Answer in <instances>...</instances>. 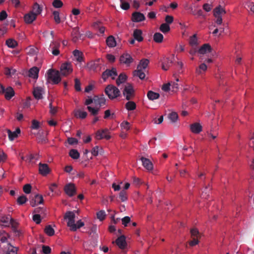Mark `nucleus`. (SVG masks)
Listing matches in <instances>:
<instances>
[{"label": "nucleus", "mask_w": 254, "mask_h": 254, "mask_svg": "<svg viewBox=\"0 0 254 254\" xmlns=\"http://www.w3.org/2000/svg\"><path fill=\"white\" fill-rule=\"evenodd\" d=\"M105 93L110 99H114L120 95V91L113 85H108L105 88Z\"/></svg>", "instance_id": "obj_1"}, {"label": "nucleus", "mask_w": 254, "mask_h": 254, "mask_svg": "<svg viewBox=\"0 0 254 254\" xmlns=\"http://www.w3.org/2000/svg\"><path fill=\"white\" fill-rule=\"evenodd\" d=\"M75 215L73 211H67L64 216L65 219H68L67 225L70 228V230L72 231H76L75 224Z\"/></svg>", "instance_id": "obj_2"}, {"label": "nucleus", "mask_w": 254, "mask_h": 254, "mask_svg": "<svg viewBox=\"0 0 254 254\" xmlns=\"http://www.w3.org/2000/svg\"><path fill=\"white\" fill-rule=\"evenodd\" d=\"M48 77L50 79L53 84H58L61 80L60 76V72L58 70L54 69H49L48 71Z\"/></svg>", "instance_id": "obj_3"}, {"label": "nucleus", "mask_w": 254, "mask_h": 254, "mask_svg": "<svg viewBox=\"0 0 254 254\" xmlns=\"http://www.w3.org/2000/svg\"><path fill=\"white\" fill-rule=\"evenodd\" d=\"M123 94L127 100H130L134 96V90L132 85L130 83H127L123 91Z\"/></svg>", "instance_id": "obj_4"}, {"label": "nucleus", "mask_w": 254, "mask_h": 254, "mask_svg": "<svg viewBox=\"0 0 254 254\" xmlns=\"http://www.w3.org/2000/svg\"><path fill=\"white\" fill-rule=\"evenodd\" d=\"M190 234L191 240L189 242V245L192 247L198 244L199 233L197 229L193 228L190 230Z\"/></svg>", "instance_id": "obj_5"}, {"label": "nucleus", "mask_w": 254, "mask_h": 254, "mask_svg": "<svg viewBox=\"0 0 254 254\" xmlns=\"http://www.w3.org/2000/svg\"><path fill=\"white\" fill-rule=\"evenodd\" d=\"M120 62L121 64H126L129 66L131 63L133 62V59L129 54L126 53L120 56Z\"/></svg>", "instance_id": "obj_6"}, {"label": "nucleus", "mask_w": 254, "mask_h": 254, "mask_svg": "<svg viewBox=\"0 0 254 254\" xmlns=\"http://www.w3.org/2000/svg\"><path fill=\"white\" fill-rule=\"evenodd\" d=\"M60 70L62 75L66 76L72 72V65L68 63L63 64L61 66Z\"/></svg>", "instance_id": "obj_7"}, {"label": "nucleus", "mask_w": 254, "mask_h": 254, "mask_svg": "<svg viewBox=\"0 0 254 254\" xmlns=\"http://www.w3.org/2000/svg\"><path fill=\"white\" fill-rule=\"evenodd\" d=\"M60 43L57 41H52L50 45L49 50L54 56H58L60 54L59 48Z\"/></svg>", "instance_id": "obj_8"}, {"label": "nucleus", "mask_w": 254, "mask_h": 254, "mask_svg": "<svg viewBox=\"0 0 254 254\" xmlns=\"http://www.w3.org/2000/svg\"><path fill=\"white\" fill-rule=\"evenodd\" d=\"M96 138L97 139L105 138L108 140L111 138V136L109 135V131L108 129H104L102 130H99L97 131Z\"/></svg>", "instance_id": "obj_9"}, {"label": "nucleus", "mask_w": 254, "mask_h": 254, "mask_svg": "<svg viewBox=\"0 0 254 254\" xmlns=\"http://www.w3.org/2000/svg\"><path fill=\"white\" fill-rule=\"evenodd\" d=\"M117 75V72L116 68H113L111 70L106 69L102 73V78L104 81L109 76L112 77V79H115V77Z\"/></svg>", "instance_id": "obj_10"}, {"label": "nucleus", "mask_w": 254, "mask_h": 254, "mask_svg": "<svg viewBox=\"0 0 254 254\" xmlns=\"http://www.w3.org/2000/svg\"><path fill=\"white\" fill-rule=\"evenodd\" d=\"M64 190L66 194L72 196L75 194L76 189L74 184L70 183L65 186Z\"/></svg>", "instance_id": "obj_11"}, {"label": "nucleus", "mask_w": 254, "mask_h": 254, "mask_svg": "<svg viewBox=\"0 0 254 254\" xmlns=\"http://www.w3.org/2000/svg\"><path fill=\"white\" fill-rule=\"evenodd\" d=\"M43 201L44 199L42 195L35 194L34 197L31 199L30 204L32 207H34L37 204H42Z\"/></svg>", "instance_id": "obj_12"}, {"label": "nucleus", "mask_w": 254, "mask_h": 254, "mask_svg": "<svg viewBox=\"0 0 254 254\" xmlns=\"http://www.w3.org/2000/svg\"><path fill=\"white\" fill-rule=\"evenodd\" d=\"M145 19V16L140 12H134L132 14V20L134 22H141Z\"/></svg>", "instance_id": "obj_13"}, {"label": "nucleus", "mask_w": 254, "mask_h": 254, "mask_svg": "<svg viewBox=\"0 0 254 254\" xmlns=\"http://www.w3.org/2000/svg\"><path fill=\"white\" fill-rule=\"evenodd\" d=\"M39 171L42 175L46 176L50 173V170L47 164L40 163L39 164Z\"/></svg>", "instance_id": "obj_14"}, {"label": "nucleus", "mask_w": 254, "mask_h": 254, "mask_svg": "<svg viewBox=\"0 0 254 254\" xmlns=\"http://www.w3.org/2000/svg\"><path fill=\"white\" fill-rule=\"evenodd\" d=\"M140 160L141 161L143 166L148 171H151L153 169V164L149 159L144 157H141Z\"/></svg>", "instance_id": "obj_15"}, {"label": "nucleus", "mask_w": 254, "mask_h": 254, "mask_svg": "<svg viewBox=\"0 0 254 254\" xmlns=\"http://www.w3.org/2000/svg\"><path fill=\"white\" fill-rule=\"evenodd\" d=\"M43 93L44 90L42 87H37L34 88L33 94L36 99L39 100L42 99Z\"/></svg>", "instance_id": "obj_16"}, {"label": "nucleus", "mask_w": 254, "mask_h": 254, "mask_svg": "<svg viewBox=\"0 0 254 254\" xmlns=\"http://www.w3.org/2000/svg\"><path fill=\"white\" fill-rule=\"evenodd\" d=\"M116 243L121 249H125L127 246L125 236L122 235L118 237L116 240Z\"/></svg>", "instance_id": "obj_17"}, {"label": "nucleus", "mask_w": 254, "mask_h": 254, "mask_svg": "<svg viewBox=\"0 0 254 254\" xmlns=\"http://www.w3.org/2000/svg\"><path fill=\"white\" fill-rule=\"evenodd\" d=\"M2 94H4L5 98L6 100H10L14 96L15 92L13 89L11 87L9 86L5 88L4 92Z\"/></svg>", "instance_id": "obj_18"}, {"label": "nucleus", "mask_w": 254, "mask_h": 254, "mask_svg": "<svg viewBox=\"0 0 254 254\" xmlns=\"http://www.w3.org/2000/svg\"><path fill=\"white\" fill-rule=\"evenodd\" d=\"M36 15L34 14V12L31 11L29 13L26 14L24 15V21L26 23L30 24L36 19Z\"/></svg>", "instance_id": "obj_19"}, {"label": "nucleus", "mask_w": 254, "mask_h": 254, "mask_svg": "<svg viewBox=\"0 0 254 254\" xmlns=\"http://www.w3.org/2000/svg\"><path fill=\"white\" fill-rule=\"evenodd\" d=\"M191 131L195 134H198L202 131V126L199 123H195L190 126Z\"/></svg>", "instance_id": "obj_20"}, {"label": "nucleus", "mask_w": 254, "mask_h": 254, "mask_svg": "<svg viewBox=\"0 0 254 254\" xmlns=\"http://www.w3.org/2000/svg\"><path fill=\"white\" fill-rule=\"evenodd\" d=\"M39 71V68L37 67L34 66L29 69L28 76L34 79H37L38 77Z\"/></svg>", "instance_id": "obj_21"}, {"label": "nucleus", "mask_w": 254, "mask_h": 254, "mask_svg": "<svg viewBox=\"0 0 254 254\" xmlns=\"http://www.w3.org/2000/svg\"><path fill=\"white\" fill-rule=\"evenodd\" d=\"M142 32L140 29H135L133 31V36L134 39L140 42L143 41V38L142 36Z\"/></svg>", "instance_id": "obj_22"}, {"label": "nucleus", "mask_w": 254, "mask_h": 254, "mask_svg": "<svg viewBox=\"0 0 254 254\" xmlns=\"http://www.w3.org/2000/svg\"><path fill=\"white\" fill-rule=\"evenodd\" d=\"M211 51V48L209 44H203L198 50V53L200 54H204L207 52H210Z\"/></svg>", "instance_id": "obj_23"}, {"label": "nucleus", "mask_w": 254, "mask_h": 254, "mask_svg": "<svg viewBox=\"0 0 254 254\" xmlns=\"http://www.w3.org/2000/svg\"><path fill=\"white\" fill-rule=\"evenodd\" d=\"M149 61L147 59H142L137 66V68L143 70L145 69L148 66Z\"/></svg>", "instance_id": "obj_24"}, {"label": "nucleus", "mask_w": 254, "mask_h": 254, "mask_svg": "<svg viewBox=\"0 0 254 254\" xmlns=\"http://www.w3.org/2000/svg\"><path fill=\"white\" fill-rule=\"evenodd\" d=\"M94 102L95 104L98 105L100 107H101L106 104V99L103 95L100 97L95 96L94 98Z\"/></svg>", "instance_id": "obj_25"}, {"label": "nucleus", "mask_w": 254, "mask_h": 254, "mask_svg": "<svg viewBox=\"0 0 254 254\" xmlns=\"http://www.w3.org/2000/svg\"><path fill=\"white\" fill-rule=\"evenodd\" d=\"M73 54L77 61L81 62L83 60V53L78 50H75L73 52Z\"/></svg>", "instance_id": "obj_26"}, {"label": "nucleus", "mask_w": 254, "mask_h": 254, "mask_svg": "<svg viewBox=\"0 0 254 254\" xmlns=\"http://www.w3.org/2000/svg\"><path fill=\"white\" fill-rule=\"evenodd\" d=\"M133 76L138 77L141 80H143L145 77V74L143 70L137 68L133 72Z\"/></svg>", "instance_id": "obj_27"}, {"label": "nucleus", "mask_w": 254, "mask_h": 254, "mask_svg": "<svg viewBox=\"0 0 254 254\" xmlns=\"http://www.w3.org/2000/svg\"><path fill=\"white\" fill-rule=\"evenodd\" d=\"M87 116V113L86 112L82 111L80 110H77L74 112V116L77 118L81 119H85Z\"/></svg>", "instance_id": "obj_28"}, {"label": "nucleus", "mask_w": 254, "mask_h": 254, "mask_svg": "<svg viewBox=\"0 0 254 254\" xmlns=\"http://www.w3.org/2000/svg\"><path fill=\"white\" fill-rule=\"evenodd\" d=\"M106 43L109 47L113 48L116 46V41L113 36H110L107 38Z\"/></svg>", "instance_id": "obj_29"}, {"label": "nucleus", "mask_w": 254, "mask_h": 254, "mask_svg": "<svg viewBox=\"0 0 254 254\" xmlns=\"http://www.w3.org/2000/svg\"><path fill=\"white\" fill-rule=\"evenodd\" d=\"M147 97L150 100H154L159 98L160 95L158 93L154 92L152 91H149L147 94Z\"/></svg>", "instance_id": "obj_30"}, {"label": "nucleus", "mask_w": 254, "mask_h": 254, "mask_svg": "<svg viewBox=\"0 0 254 254\" xmlns=\"http://www.w3.org/2000/svg\"><path fill=\"white\" fill-rule=\"evenodd\" d=\"M17 248L8 244L6 254H17Z\"/></svg>", "instance_id": "obj_31"}, {"label": "nucleus", "mask_w": 254, "mask_h": 254, "mask_svg": "<svg viewBox=\"0 0 254 254\" xmlns=\"http://www.w3.org/2000/svg\"><path fill=\"white\" fill-rule=\"evenodd\" d=\"M42 10V7L38 4L37 2L35 3L33 6V9L31 12H34V14L37 16V15L41 13Z\"/></svg>", "instance_id": "obj_32"}, {"label": "nucleus", "mask_w": 254, "mask_h": 254, "mask_svg": "<svg viewBox=\"0 0 254 254\" xmlns=\"http://www.w3.org/2000/svg\"><path fill=\"white\" fill-rule=\"evenodd\" d=\"M127 78V75L124 73H121L116 80L117 84L119 86L121 84L124 83Z\"/></svg>", "instance_id": "obj_33"}, {"label": "nucleus", "mask_w": 254, "mask_h": 254, "mask_svg": "<svg viewBox=\"0 0 254 254\" xmlns=\"http://www.w3.org/2000/svg\"><path fill=\"white\" fill-rule=\"evenodd\" d=\"M125 107L128 111H132L136 109V105L134 102L129 100V101L126 104Z\"/></svg>", "instance_id": "obj_34"}, {"label": "nucleus", "mask_w": 254, "mask_h": 254, "mask_svg": "<svg viewBox=\"0 0 254 254\" xmlns=\"http://www.w3.org/2000/svg\"><path fill=\"white\" fill-rule=\"evenodd\" d=\"M98 62H91L87 64L88 68L91 70L96 71L99 66Z\"/></svg>", "instance_id": "obj_35"}, {"label": "nucleus", "mask_w": 254, "mask_h": 254, "mask_svg": "<svg viewBox=\"0 0 254 254\" xmlns=\"http://www.w3.org/2000/svg\"><path fill=\"white\" fill-rule=\"evenodd\" d=\"M190 13L194 15H197L198 16H202L203 17H205V15L203 14V12L201 9L196 10V9H194L192 7H190Z\"/></svg>", "instance_id": "obj_36"}, {"label": "nucleus", "mask_w": 254, "mask_h": 254, "mask_svg": "<svg viewBox=\"0 0 254 254\" xmlns=\"http://www.w3.org/2000/svg\"><path fill=\"white\" fill-rule=\"evenodd\" d=\"M163 39V35L160 33H155L153 36V40L156 43H161Z\"/></svg>", "instance_id": "obj_37"}, {"label": "nucleus", "mask_w": 254, "mask_h": 254, "mask_svg": "<svg viewBox=\"0 0 254 254\" xmlns=\"http://www.w3.org/2000/svg\"><path fill=\"white\" fill-rule=\"evenodd\" d=\"M69 155L73 159H77L80 156L79 153L78 151L74 149H72L70 150Z\"/></svg>", "instance_id": "obj_38"}, {"label": "nucleus", "mask_w": 254, "mask_h": 254, "mask_svg": "<svg viewBox=\"0 0 254 254\" xmlns=\"http://www.w3.org/2000/svg\"><path fill=\"white\" fill-rule=\"evenodd\" d=\"M87 110L90 113L91 115L94 116H96L99 113L100 110V107L99 108H93L91 106H88L87 107Z\"/></svg>", "instance_id": "obj_39"}, {"label": "nucleus", "mask_w": 254, "mask_h": 254, "mask_svg": "<svg viewBox=\"0 0 254 254\" xmlns=\"http://www.w3.org/2000/svg\"><path fill=\"white\" fill-rule=\"evenodd\" d=\"M45 232L49 236H52L55 234L54 229L50 225L45 227Z\"/></svg>", "instance_id": "obj_40"}, {"label": "nucleus", "mask_w": 254, "mask_h": 254, "mask_svg": "<svg viewBox=\"0 0 254 254\" xmlns=\"http://www.w3.org/2000/svg\"><path fill=\"white\" fill-rule=\"evenodd\" d=\"M6 44L8 47L14 48L17 45V43L13 39H9L6 41Z\"/></svg>", "instance_id": "obj_41"}, {"label": "nucleus", "mask_w": 254, "mask_h": 254, "mask_svg": "<svg viewBox=\"0 0 254 254\" xmlns=\"http://www.w3.org/2000/svg\"><path fill=\"white\" fill-rule=\"evenodd\" d=\"M168 118L172 123H175L178 120V115L176 112H173L168 115Z\"/></svg>", "instance_id": "obj_42"}, {"label": "nucleus", "mask_w": 254, "mask_h": 254, "mask_svg": "<svg viewBox=\"0 0 254 254\" xmlns=\"http://www.w3.org/2000/svg\"><path fill=\"white\" fill-rule=\"evenodd\" d=\"M160 30L164 33L169 32L170 30L169 25L167 23H163L160 25Z\"/></svg>", "instance_id": "obj_43"}, {"label": "nucleus", "mask_w": 254, "mask_h": 254, "mask_svg": "<svg viewBox=\"0 0 254 254\" xmlns=\"http://www.w3.org/2000/svg\"><path fill=\"white\" fill-rule=\"evenodd\" d=\"M189 43L192 46H196L197 45V39L196 34H194L191 37H190Z\"/></svg>", "instance_id": "obj_44"}, {"label": "nucleus", "mask_w": 254, "mask_h": 254, "mask_svg": "<svg viewBox=\"0 0 254 254\" xmlns=\"http://www.w3.org/2000/svg\"><path fill=\"white\" fill-rule=\"evenodd\" d=\"M211 188L209 186L206 187L202 192L201 196L203 198H207V196L209 195V192Z\"/></svg>", "instance_id": "obj_45"}, {"label": "nucleus", "mask_w": 254, "mask_h": 254, "mask_svg": "<svg viewBox=\"0 0 254 254\" xmlns=\"http://www.w3.org/2000/svg\"><path fill=\"white\" fill-rule=\"evenodd\" d=\"M27 201V198L24 195H22L18 197L17 202L19 205L24 204Z\"/></svg>", "instance_id": "obj_46"}, {"label": "nucleus", "mask_w": 254, "mask_h": 254, "mask_svg": "<svg viewBox=\"0 0 254 254\" xmlns=\"http://www.w3.org/2000/svg\"><path fill=\"white\" fill-rule=\"evenodd\" d=\"M119 197L123 202L127 200V194L125 190H122V191H121L119 194Z\"/></svg>", "instance_id": "obj_47"}, {"label": "nucleus", "mask_w": 254, "mask_h": 254, "mask_svg": "<svg viewBox=\"0 0 254 254\" xmlns=\"http://www.w3.org/2000/svg\"><path fill=\"white\" fill-rule=\"evenodd\" d=\"M106 216L105 212L104 210H100L97 213V217L101 221L105 219Z\"/></svg>", "instance_id": "obj_48"}, {"label": "nucleus", "mask_w": 254, "mask_h": 254, "mask_svg": "<svg viewBox=\"0 0 254 254\" xmlns=\"http://www.w3.org/2000/svg\"><path fill=\"white\" fill-rule=\"evenodd\" d=\"M54 18L56 23L59 24L61 22V19L60 17V14L58 11H54L53 13Z\"/></svg>", "instance_id": "obj_49"}, {"label": "nucleus", "mask_w": 254, "mask_h": 254, "mask_svg": "<svg viewBox=\"0 0 254 254\" xmlns=\"http://www.w3.org/2000/svg\"><path fill=\"white\" fill-rule=\"evenodd\" d=\"M7 132L8 138L10 140H14L15 138H16L18 136V135H17V134L14 131L12 132L10 130H8Z\"/></svg>", "instance_id": "obj_50"}, {"label": "nucleus", "mask_w": 254, "mask_h": 254, "mask_svg": "<svg viewBox=\"0 0 254 254\" xmlns=\"http://www.w3.org/2000/svg\"><path fill=\"white\" fill-rule=\"evenodd\" d=\"M222 7L220 5L216 7L213 10V15L214 17H217L218 15H220L221 14V10Z\"/></svg>", "instance_id": "obj_51"}, {"label": "nucleus", "mask_w": 254, "mask_h": 254, "mask_svg": "<svg viewBox=\"0 0 254 254\" xmlns=\"http://www.w3.org/2000/svg\"><path fill=\"white\" fill-rule=\"evenodd\" d=\"M52 4L55 8H60L63 6V3L61 0H54Z\"/></svg>", "instance_id": "obj_52"}, {"label": "nucleus", "mask_w": 254, "mask_h": 254, "mask_svg": "<svg viewBox=\"0 0 254 254\" xmlns=\"http://www.w3.org/2000/svg\"><path fill=\"white\" fill-rule=\"evenodd\" d=\"M121 1V7L123 9L127 10L130 7V5L127 2L124 1L123 0H120Z\"/></svg>", "instance_id": "obj_53"}, {"label": "nucleus", "mask_w": 254, "mask_h": 254, "mask_svg": "<svg viewBox=\"0 0 254 254\" xmlns=\"http://www.w3.org/2000/svg\"><path fill=\"white\" fill-rule=\"evenodd\" d=\"M206 69H207V65L203 63V64H201L199 65V69H196V72L198 74H200L201 70H202L203 71H205V70H206Z\"/></svg>", "instance_id": "obj_54"}, {"label": "nucleus", "mask_w": 254, "mask_h": 254, "mask_svg": "<svg viewBox=\"0 0 254 254\" xmlns=\"http://www.w3.org/2000/svg\"><path fill=\"white\" fill-rule=\"evenodd\" d=\"M23 190L25 193L29 194L31 190V186L30 184H26L23 186Z\"/></svg>", "instance_id": "obj_55"}, {"label": "nucleus", "mask_w": 254, "mask_h": 254, "mask_svg": "<svg viewBox=\"0 0 254 254\" xmlns=\"http://www.w3.org/2000/svg\"><path fill=\"white\" fill-rule=\"evenodd\" d=\"M122 128L128 130L130 129V124L127 121L123 122L121 124Z\"/></svg>", "instance_id": "obj_56"}, {"label": "nucleus", "mask_w": 254, "mask_h": 254, "mask_svg": "<svg viewBox=\"0 0 254 254\" xmlns=\"http://www.w3.org/2000/svg\"><path fill=\"white\" fill-rule=\"evenodd\" d=\"M74 81H75L74 87H75V90L77 91H80L81 90L80 80L78 78H75L74 80Z\"/></svg>", "instance_id": "obj_57"}, {"label": "nucleus", "mask_w": 254, "mask_h": 254, "mask_svg": "<svg viewBox=\"0 0 254 254\" xmlns=\"http://www.w3.org/2000/svg\"><path fill=\"white\" fill-rule=\"evenodd\" d=\"M196 90V87L193 85H191V86L190 85V86L187 85L184 88V91H189L193 92H195Z\"/></svg>", "instance_id": "obj_58"}, {"label": "nucleus", "mask_w": 254, "mask_h": 254, "mask_svg": "<svg viewBox=\"0 0 254 254\" xmlns=\"http://www.w3.org/2000/svg\"><path fill=\"white\" fill-rule=\"evenodd\" d=\"M39 127V122L36 120H34L32 122V126L31 128L33 129H37Z\"/></svg>", "instance_id": "obj_59"}, {"label": "nucleus", "mask_w": 254, "mask_h": 254, "mask_svg": "<svg viewBox=\"0 0 254 254\" xmlns=\"http://www.w3.org/2000/svg\"><path fill=\"white\" fill-rule=\"evenodd\" d=\"M16 72V70L14 69H10L9 68H5V73L6 75L11 76Z\"/></svg>", "instance_id": "obj_60"}, {"label": "nucleus", "mask_w": 254, "mask_h": 254, "mask_svg": "<svg viewBox=\"0 0 254 254\" xmlns=\"http://www.w3.org/2000/svg\"><path fill=\"white\" fill-rule=\"evenodd\" d=\"M49 108H50V113L52 115H54L57 113V107H53L52 102H51L49 104Z\"/></svg>", "instance_id": "obj_61"}, {"label": "nucleus", "mask_w": 254, "mask_h": 254, "mask_svg": "<svg viewBox=\"0 0 254 254\" xmlns=\"http://www.w3.org/2000/svg\"><path fill=\"white\" fill-rule=\"evenodd\" d=\"M42 251L45 254H49L51 252V249L49 246L43 245L42 246Z\"/></svg>", "instance_id": "obj_62"}, {"label": "nucleus", "mask_w": 254, "mask_h": 254, "mask_svg": "<svg viewBox=\"0 0 254 254\" xmlns=\"http://www.w3.org/2000/svg\"><path fill=\"white\" fill-rule=\"evenodd\" d=\"M122 224L125 226H127V225L130 221V218L128 216H125L122 219Z\"/></svg>", "instance_id": "obj_63"}, {"label": "nucleus", "mask_w": 254, "mask_h": 254, "mask_svg": "<svg viewBox=\"0 0 254 254\" xmlns=\"http://www.w3.org/2000/svg\"><path fill=\"white\" fill-rule=\"evenodd\" d=\"M246 6L250 10L254 13V3L253 2H248L246 3Z\"/></svg>", "instance_id": "obj_64"}]
</instances>
